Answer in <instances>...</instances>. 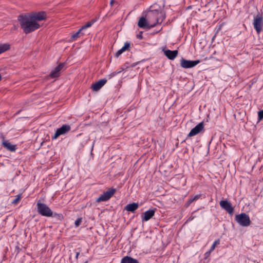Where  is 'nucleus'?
Instances as JSON below:
<instances>
[{
	"label": "nucleus",
	"instance_id": "nucleus-28",
	"mask_svg": "<svg viewBox=\"0 0 263 263\" xmlns=\"http://www.w3.org/2000/svg\"><path fill=\"white\" fill-rule=\"evenodd\" d=\"M258 118L259 121H260L263 119V109L258 111Z\"/></svg>",
	"mask_w": 263,
	"mask_h": 263
},
{
	"label": "nucleus",
	"instance_id": "nucleus-23",
	"mask_svg": "<svg viewBox=\"0 0 263 263\" xmlns=\"http://www.w3.org/2000/svg\"><path fill=\"white\" fill-rule=\"evenodd\" d=\"M96 21H97L96 19H93V20H91L90 21L88 22L85 25H83L81 27L82 29H83V30L84 31V30L91 27L95 23V22H96Z\"/></svg>",
	"mask_w": 263,
	"mask_h": 263
},
{
	"label": "nucleus",
	"instance_id": "nucleus-20",
	"mask_svg": "<svg viewBox=\"0 0 263 263\" xmlns=\"http://www.w3.org/2000/svg\"><path fill=\"white\" fill-rule=\"evenodd\" d=\"M121 263H139V262L136 259L126 256L121 259Z\"/></svg>",
	"mask_w": 263,
	"mask_h": 263
},
{
	"label": "nucleus",
	"instance_id": "nucleus-34",
	"mask_svg": "<svg viewBox=\"0 0 263 263\" xmlns=\"http://www.w3.org/2000/svg\"><path fill=\"white\" fill-rule=\"evenodd\" d=\"M79 255H80V252H76V258L77 259H78V257H79Z\"/></svg>",
	"mask_w": 263,
	"mask_h": 263
},
{
	"label": "nucleus",
	"instance_id": "nucleus-9",
	"mask_svg": "<svg viewBox=\"0 0 263 263\" xmlns=\"http://www.w3.org/2000/svg\"><path fill=\"white\" fill-rule=\"evenodd\" d=\"M28 14L31 17L32 20L35 21V22H37V21H41L46 18V13L44 11L31 12Z\"/></svg>",
	"mask_w": 263,
	"mask_h": 263
},
{
	"label": "nucleus",
	"instance_id": "nucleus-15",
	"mask_svg": "<svg viewBox=\"0 0 263 263\" xmlns=\"http://www.w3.org/2000/svg\"><path fill=\"white\" fill-rule=\"evenodd\" d=\"M107 81L106 79H100L97 82L92 84L91 88L93 91H98L106 83Z\"/></svg>",
	"mask_w": 263,
	"mask_h": 263
},
{
	"label": "nucleus",
	"instance_id": "nucleus-2",
	"mask_svg": "<svg viewBox=\"0 0 263 263\" xmlns=\"http://www.w3.org/2000/svg\"><path fill=\"white\" fill-rule=\"evenodd\" d=\"M147 13V18L151 23V27H154L158 24H161L165 18V13L161 9H157L155 5L151 7Z\"/></svg>",
	"mask_w": 263,
	"mask_h": 263
},
{
	"label": "nucleus",
	"instance_id": "nucleus-27",
	"mask_svg": "<svg viewBox=\"0 0 263 263\" xmlns=\"http://www.w3.org/2000/svg\"><path fill=\"white\" fill-rule=\"evenodd\" d=\"M82 222V218H78L74 222L75 227H79L81 222Z\"/></svg>",
	"mask_w": 263,
	"mask_h": 263
},
{
	"label": "nucleus",
	"instance_id": "nucleus-1",
	"mask_svg": "<svg viewBox=\"0 0 263 263\" xmlns=\"http://www.w3.org/2000/svg\"><path fill=\"white\" fill-rule=\"evenodd\" d=\"M18 21L26 34L30 33L40 27V24L32 20L28 13L20 15L18 16Z\"/></svg>",
	"mask_w": 263,
	"mask_h": 263
},
{
	"label": "nucleus",
	"instance_id": "nucleus-26",
	"mask_svg": "<svg viewBox=\"0 0 263 263\" xmlns=\"http://www.w3.org/2000/svg\"><path fill=\"white\" fill-rule=\"evenodd\" d=\"M22 194H18L17 195L16 198L12 201V203L14 204H17L21 199Z\"/></svg>",
	"mask_w": 263,
	"mask_h": 263
},
{
	"label": "nucleus",
	"instance_id": "nucleus-13",
	"mask_svg": "<svg viewBox=\"0 0 263 263\" xmlns=\"http://www.w3.org/2000/svg\"><path fill=\"white\" fill-rule=\"evenodd\" d=\"M204 128V124L203 123L200 122L195 127L191 129L189 134H188V137H192L195 136L199 134L202 130Z\"/></svg>",
	"mask_w": 263,
	"mask_h": 263
},
{
	"label": "nucleus",
	"instance_id": "nucleus-29",
	"mask_svg": "<svg viewBox=\"0 0 263 263\" xmlns=\"http://www.w3.org/2000/svg\"><path fill=\"white\" fill-rule=\"evenodd\" d=\"M201 194L196 195L194 196V197H192V201H194L197 200L201 197Z\"/></svg>",
	"mask_w": 263,
	"mask_h": 263
},
{
	"label": "nucleus",
	"instance_id": "nucleus-4",
	"mask_svg": "<svg viewBox=\"0 0 263 263\" xmlns=\"http://www.w3.org/2000/svg\"><path fill=\"white\" fill-rule=\"evenodd\" d=\"M235 220L240 226L243 227H248L251 222L249 216L245 213L236 215Z\"/></svg>",
	"mask_w": 263,
	"mask_h": 263
},
{
	"label": "nucleus",
	"instance_id": "nucleus-19",
	"mask_svg": "<svg viewBox=\"0 0 263 263\" xmlns=\"http://www.w3.org/2000/svg\"><path fill=\"white\" fill-rule=\"evenodd\" d=\"M130 46V42H126L121 49L119 50L115 54L116 58L119 57L123 52L128 50Z\"/></svg>",
	"mask_w": 263,
	"mask_h": 263
},
{
	"label": "nucleus",
	"instance_id": "nucleus-33",
	"mask_svg": "<svg viewBox=\"0 0 263 263\" xmlns=\"http://www.w3.org/2000/svg\"><path fill=\"white\" fill-rule=\"evenodd\" d=\"M116 2L114 0H111L110 4V5L112 6L114 3H116Z\"/></svg>",
	"mask_w": 263,
	"mask_h": 263
},
{
	"label": "nucleus",
	"instance_id": "nucleus-3",
	"mask_svg": "<svg viewBox=\"0 0 263 263\" xmlns=\"http://www.w3.org/2000/svg\"><path fill=\"white\" fill-rule=\"evenodd\" d=\"M37 212L41 215L45 217H51L53 216V212L50 208L45 203L39 201L36 204Z\"/></svg>",
	"mask_w": 263,
	"mask_h": 263
},
{
	"label": "nucleus",
	"instance_id": "nucleus-32",
	"mask_svg": "<svg viewBox=\"0 0 263 263\" xmlns=\"http://www.w3.org/2000/svg\"><path fill=\"white\" fill-rule=\"evenodd\" d=\"M142 32L141 31L140 33L137 35V38L139 39H142L143 36H142Z\"/></svg>",
	"mask_w": 263,
	"mask_h": 263
},
{
	"label": "nucleus",
	"instance_id": "nucleus-35",
	"mask_svg": "<svg viewBox=\"0 0 263 263\" xmlns=\"http://www.w3.org/2000/svg\"><path fill=\"white\" fill-rule=\"evenodd\" d=\"M193 218H194L193 217H191H191L188 219V220H188V221H191V220H192L193 219Z\"/></svg>",
	"mask_w": 263,
	"mask_h": 263
},
{
	"label": "nucleus",
	"instance_id": "nucleus-31",
	"mask_svg": "<svg viewBox=\"0 0 263 263\" xmlns=\"http://www.w3.org/2000/svg\"><path fill=\"white\" fill-rule=\"evenodd\" d=\"M194 201H192V198L191 197L189 200L187 202V205L189 206L192 202H193Z\"/></svg>",
	"mask_w": 263,
	"mask_h": 263
},
{
	"label": "nucleus",
	"instance_id": "nucleus-5",
	"mask_svg": "<svg viewBox=\"0 0 263 263\" xmlns=\"http://www.w3.org/2000/svg\"><path fill=\"white\" fill-rule=\"evenodd\" d=\"M254 28L258 33H260L263 26V17L262 15L258 14L254 19Z\"/></svg>",
	"mask_w": 263,
	"mask_h": 263
},
{
	"label": "nucleus",
	"instance_id": "nucleus-7",
	"mask_svg": "<svg viewBox=\"0 0 263 263\" xmlns=\"http://www.w3.org/2000/svg\"><path fill=\"white\" fill-rule=\"evenodd\" d=\"M200 62V61L198 60L191 61L182 58L180 60V65L183 68H190L195 66Z\"/></svg>",
	"mask_w": 263,
	"mask_h": 263
},
{
	"label": "nucleus",
	"instance_id": "nucleus-11",
	"mask_svg": "<svg viewBox=\"0 0 263 263\" xmlns=\"http://www.w3.org/2000/svg\"><path fill=\"white\" fill-rule=\"evenodd\" d=\"M1 138L2 139V145L7 149L10 152H15L16 149V145L12 144L8 140L5 139L4 136L2 135Z\"/></svg>",
	"mask_w": 263,
	"mask_h": 263
},
{
	"label": "nucleus",
	"instance_id": "nucleus-12",
	"mask_svg": "<svg viewBox=\"0 0 263 263\" xmlns=\"http://www.w3.org/2000/svg\"><path fill=\"white\" fill-rule=\"evenodd\" d=\"M220 206L225 210L229 214H232L234 211V208L231 203L227 200H221L219 202Z\"/></svg>",
	"mask_w": 263,
	"mask_h": 263
},
{
	"label": "nucleus",
	"instance_id": "nucleus-25",
	"mask_svg": "<svg viewBox=\"0 0 263 263\" xmlns=\"http://www.w3.org/2000/svg\"><path fill=\"white\" fill-rule=\"evenodd\" d=\"M219 243H220V240H219V239H217V240H215V241L213 242V245H212V246H211V248H210V251H213L215 249V248L216 246L217 245H219Z\"/></svg>",
	"mask_w": 263,
	"mask_h": 263
},
{
	"label": "nucleus",
	"instance_id": "nucleus-30",
	"mask_svg": "<svg viewBox=\"0 0 263 263\" xmlns=\"http://www.w3.org/2000/svg\"><path fill=\"white\" fill-rule=\"evenodd\" d=\"M211 252L212 251H211L210 250L209 251H207L205 253V254H204V258L205 259H206L207 258H208L210 256Z\"/></svg>",
	"mask_w": 263,
	"mask_h": 263
},
{
	"label": "nucleus",
	"instance_id": "nucleus-16",
	"mask_svg": "<svg viewBox=\"0 0 263 263\" xmlns=\"http://www.w3.org/2000/svg\"><path fill=\"white\" fill-rule=\"evenodd\" d=\"M164 55L171 60H174L177 56L178 54V50H171L169 49H167L164 51Z\"/></svg>",
	"mask_w": 263,
	"mask_h": 263
},
{
	"label": "nucleus",
	"instance_id": "nucleus-18",
	"mask_svg": "<svg viewBox=\"0 0 263 263\" xmlns=\"http://www.w3.org/2000/svg\"><path fill=\"white\" fill-rule=\"evenodd\" d=\"M138 203L133 202L132 203L127 204L124 210L134 213L138 208H139Z\"/></svg>",
	"mask_w": 263,
	"mask_h": 263
},
{
	"label": "nucleus",
	"instance_id": "nucleus-14",
	"mask_svg": "<svg viewBox=\"0 0 263 263\" xmlns=\"http://www.w3.org/2000/svg\"><path fill=\"white\" fill-rule=\"evenodd\" d=\"M151 23L148 22V19L143 16L140 18L138 23V26L143 29H149L152 28L153 27H151Z\"/></svg>",
	"mask_w": 263,
	"mask_h": 263
},
{
	"label": "nucleus",
	"instance_id": "nucleus-10",
	"mask_svg": "<svg viewBox=\"0 0 263 263\" xmlns=\"http://www.w3.org/2000/svg\"><path fill=\"white\" fill-rule=\"evenodd\" d=\"M64 63H60L54 69L51 71L49 74V77L51 78H56L60 76L61 71L64 67Z\"/></svg>",
	"mask_w": 263,
	"mask_h": 263
},
{
	"label": "nucleus",
	"instance_id": "nucleus-21",
	"mask_svg": "<svg viewBox=\"0 0 263 263\" xmlns=\"http://www.w3.org/2000/svg\"><path fill=\"white\" fill-rule=\"evenodd\" d=\"M85 33L81 28L77 32L71 35V39L72 41L76 40L78 37L85 35Z\"/></svg>",
	"mask_w": 263,
	"mask_h": 263
},
{
	"label": "nucleus",
	"instance_id": "nucleus-17",
	"mask_svg": "<svg viewBox=\"0 0 263 263\" xmlns=\"http://www.w3.org/2000/svg\"><path fill=\"white\" fill-rule=\"evenodd\" d=\"M156 209L149 210L143 213L142 221H147L153 217L155 213Z\"/></svg>",
	"mask_w": 263,
	"mask_h": 263
},
{
	"label": "nucleus",
	"instance_id": "nucleus-8",
	"mask_svg": "<svg viewBox=\"0 0 263 263\" xmlns=\"http://www.w3.org/2000/svg\"><path fill=\"white\" fill-rule=\"evenodd\" d=\"M115 189H111L105 192L103 194H101L100 197L97 199V202L106 201L108 200L116 192Z\"/></svg>",
	"mask_w": 263,
	"mask_h": 263
},
{
	"label": "nucleus",
	"instance_id": "nucleus-6",
	"mask_svg": "<svg viewBox=\"0 0 263 263\" xmlns=\"http://www.w3.org/2000/svg\"><path fill=\"white\" fill-rule=\"evenodd\" d=\"M71 127L68 124H64L61 127L57 129L54 135L52 137V139H56L60 136L65 135L70 130Z\"/></svg>",
	"mask_w": 263,
	"mask_h": 263
},
{
	"label": "nucleus",
	"instance_id": "nucleus-22",
	"mask_svg": "<svg viewBox=\"0 0 263 263\" xmlns=\"http://www.w3.org/2000/svg\"><path fill=\"white\" fill-rule=\"evenodd\" d=\"M10 49V45L8 44H0V54Z\"/></svg>",
	"mask_w": 263,
	"mask_h": 263
},
{
	"label": "nucleus",
	"instance_id": "nucleus-24",
	"mask_svg": "<svg viewBox=\"0 0 263 263\" xmlns=\"http://www.w3.org/2000/svg\"><path fill=\"white\" fill-rule=\"evenodd\" d=\"M53 217L56 218L57 219L62 221L64 219V216L62 214H58V213H53Z\"/></svg>",
	"mask_w": 263,
	"mask_h": 263
}]
</instances>
